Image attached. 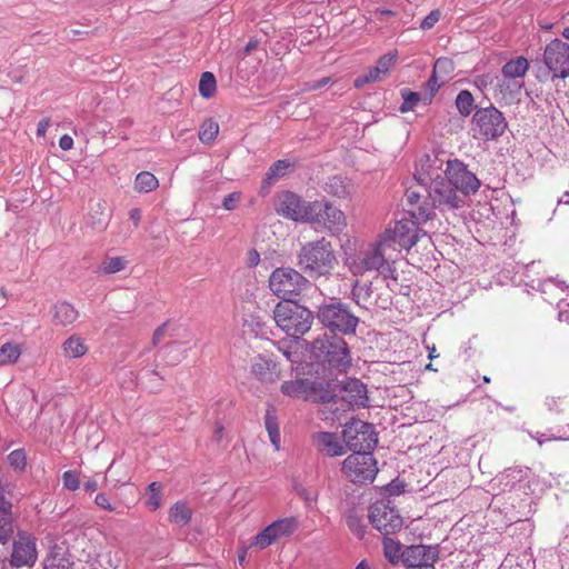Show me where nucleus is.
<instances>
[{
	"instance_id": "nucleus-14",
	"label": "nucleus",
	"mask_w": 569,
	"mask_h": 569,
	"mask_svg": "<svg viewBox=\"0 0 569 569\" xmlns=\"http://www.w3.org/2000/svg\"><path fill=\"white\" fill-rule=\"evenodd\" d=\"M38 560L36 537L27 530H18L12 541L9 563L12 568H32Z\"/></svg>"
},
{
	"instance_id": "nucleus-20",
	"label": "nucleus",
	"mask_w": 569,
	"mask_h": 569,
	"mask_svg": "<svg viewBox=\"0 0 569 569\" xmlns=\"http://www.w3.org/2000/svg\"><path fill=\"white\" fill-rule=\"evenodd\" d=\"M438 559L439 551L433 546L415 545L403 551V565L408 569H436Z\"/></svg>"
},
{
	"instance_id": "nucleus-16",
	"label": "nucleus",
	"mask_w": 569,
	"mask_h": 569,
	"mask_svg": "<svg viewBox=\"0 0 569 569\" xmlns=\"http://www.w3.org/2000/svg\"><path fill=\"white\" fill-rule=\"evenodd\" d=\"M446 177L463 198L476 193L480 188V181L476 174L469 171L467 166L458 159L447 162Z\"/></svg>"
},
{
	"instance_id": "nucleus-46",
	"label": "nucleus",
	"mask_w": 569,
	"mask_h": 569,
	"mask_svg": "<svg viewBox=\"0 0 569 569\" xmlns=\"http://www.w3.org/2000/svg\"><path fill=\"white\" fill-rule=\"evenodd\" d=\"M12 493V486L10 483L0 482V515L12 516V503L6 498V495Z\"/></svg>"
},
{
	"instance_id": "nucleus-8",
	"label": "nucleus",
	"mask_w": 569,
	"mask_h": 569,
	"mask_svg": "<svg viewBox=\"0 0 569 569\" xmlns=\"http://www.w3.org/2000/svg\"><path fill=\"white\" fill-rule=\"evenodd\" d=\"M341 471L353 483L372 482L378 473L377 460L371 451H356L342 461Z\"/></svg>"
},
{
	"instance_id": "nucleus-44",
	"label": "nucleus",
	"mask_w": 569,
	"mask_h": 569,
	"mask_svg": "<svg viewBox=\"0 0 569 569\" xmlns=\"http://www.w3.org/2000/svg\"><path fill=\"white\" fill-rule=\"evenodd\" d=\"M127 266V260L123 257H108L101 263V271L106 274L117 273L123 270Z\"/></svg>"
},
{
	"instance_id": "nucleus-22",
	"label": "nucleus",
	"mask_w": 569,
	"mask_h": 569,
	"mask_svg": "<svg viewBox=\"0 0 569 569\" xmlns=\"http://www.w3.org/2000/svg\"><path fill=\"white\" fill-rule=\"evenodd\" d=\"M341 398L351 407L365 408L369 402L367 386L359 379H348L343 383Z\"/></svg>"
},
{
	"instance_id": "nucleus-64",
	"label": "nucleus",
	"mask_w": 569,
	"mask_h": 569,
	"mask_svg": "<svg viewBox=\"0 0 569 569\" xmlns=\"http://www.w3.org/2000/svg\"><path fill=\"white\" fill-rule=\"evenodd\" d=\"M149 493L161 495V485L158 482H151L148 487Z\"/></svg>"
},
{
	"instance_id": "nucleus-7",
	"label": "nucleus",
	"mask_w": 569,
	"mask_h": 569,
	"mask_svg": "<svg viewBox=\"0 0 569 569\" xmlns=\"http://www.w3.org/2000/svg\"><path fill=\"white\" fill-rule=\"evenodd\" d=\"M307 282L308 280L300 272L289 267L277 268L269 277L270 290L284 301L299 296Z\"/></svg>"
},
{
	"instance_id": "nucleus-38",
	"label": "nucleus",
	"mask_w": 569,
	"mask_h": 569,
	"mask_svg": "<svg viewBox=\"0 0 569 569\" xmlns=\"http://www.w3.org/2000/svg\"><path fill=\"white\" fill-rule=\"evenodd\" d=\"M217 90V81L213 73L206 71L201 74L199 81V93L202 98L209 99L213 97Z\"/></svg>"
},
{
	"instance_id": "nucleus-24",
	"label": "nucleus",
	"mask_w": 569,
	"mask_h": 569,
	"mask_svg": "<svg viewBox=\"0 0 569 569\" xmlns=\"http://www.w3.org/2000/svg\"><path fill=\"white\" fill-rule=\"evenodd\" d=\"M251 373L263 383H273L278 381L281 376L278 365L262 356L253 358Z\"/></svg>"
},
{
	"instance_id": "nucleus-36",
	"label": "nucleus",
	"mask_w": 569,
	"mask_h": 569,
	"mask_svg": "<svg viewBox=\"0 0 569 569\" xmlns=\"http://www.w3.org/2000/svg\"><path fill=\"white\" fill-rule=\"evenodd\" d=\"M191 509L184 502L174 503L169 510V520L177 525H187L191 519Z\"/></svg>"
},
{
	"instance_id": "nucleus-52",
	"label": "nucleus",
	"mask_w": 569,
	"mask_h": 569,
	"mask_svg": "<svg viewBox=\"0 0 569 569\" xmlns=\"http://www.w3.org/2000/svg\"><path fill=\"white\" fill-rule=\"evenodd\" d=\"M170 327H171V323L169 321H166L153 331V335H152V345L153 346L159 345L163 340V338L167 336Z\"/></svg>"
},
{
	"instance_id": "nucleus-28",
	"label": "nucleus",
	"mask_w": 569,
	"mask_h": 569,
	"mask_svg": "<svg viewBox=\"0 0 569 569\" xmlns=\"http://www.w3.org/2000/svg\"><path fill=\"white\" fill-rule=\"evenodd\" d=\"M52 317L56 326L67 327L78 319L79 312L71 303L62 301L54 305Z\"/></svg>"
},
{
	"instance_id": "nucleus-57",
	"label": "nucleus",
	"mask_w": 569,
	"mask_h": 569,
	"mask_svg": "<svg viewBox=\"0 0 569 569\" xmlns=\"http://www.w3.org/2000/svg\"><path fill=\"white\" fill-rule=\"evenodd\" d=\"M146 505L150 510H157L161 506V495L149 493Z\"/></svg>"
},
{
	"instance_id": "nucleus-9",
	"label": "nucleus",
	"mask_w": 569,
	"mask_h": 569,
	"mask_svg": "<svg viewBox=\"0 0 569 569\" xmlns=\"http://www.w3.org/2000/svg\"><path fill=\"white\" fill-rule=\"evenodd\" d=\"M309 216V223L320 224L331 234L341 233L348 224L345 212L327 200L312 201Z\"/></svg>"
},
{
	"instance_id": "nucleus-48",
	"label": "nucleus",
	"mask_w": 569,
	"mask_h": 569,
	"mask_svg": "<svg viewBox=\"0 0 569 569\" xmlns=\"http://www.w3.org/2000/svg\"><path fill=\"white\" fill-rule=\"evenodd\" d=\"M401 94L403 98V102L400 107L401 112H407V111L412 110L420 100V96L417 92L403 90Z\"/></svg>"
},
{
	"instance_id": "nucleus-18",
	"label": "nucleus",
	"mask_w": 569,
	"mask_h": 569,
	"mask_svg": "<svg viewBox=\"0 0 569 569\" xmlns=\"http://www.w3.org/2000/svg\"><path fill=\"white\" fill-rule=\"evenodd\" d=\"M543 62L555 78L569 77V43L553 39L543 51Z\"/></svg>"
},
{
	"instance_id": "nucleus-40",
	"label": "nucleus",
	"mask_w": 569,
	"mask_h": 569,
	"mask_svg": "<svg viewBox=\"0 0 569 569\" xmlns=\"http://www.w3.org/2000/svg\"><path fill=\"white\" fill-rule=\"evenodd\" d=\"M219 133V124L212 119L202 122L199 129V140L203 143L212 142Z\"/></svg>"
},
{
	"instance_id": "nucleus-13",
	"label": "nucleus",
	"mask_w": 569,
	"mask_h": 569,
	"mask_svg": "<svg viewBox=\"0 0 569 569\" xmlns=\"http://www.w3.org/2000/svg\"><path fill=\"white\" fill-rule=\"evenodd\" d=\"M369 521L385 536L397 533L403 526L400 512L386 500L376 501L370 506Z\"/></svg>"
},
{
	"instance_id": "nucleus-54",
	"label": "nucleus",
	"mask_w": 569,
	"mask_h": 569,
	"mask_svg": "<svg viewBox=\"0 0 569 569\" xmlns=\"http://www.w3.org/2000/svg\"><path fill=\"white\" fill-rule=\"evenodd\" d=\"M94 503L107 511H114V507L111 505L108 496L103 492H100L94 498Z\"/></svg>"
},
{
	"instance_id": "nucleus-42",
	"label": "nucleus",
	"mask_w": 569,
	"mask_h": 569,
	"mask_svg": "<svg viewBox=\"0 0 569 569\" xmlns=\"http://www.w3.org/2000/svg\"><path fill=\"white\" fill-rule=\"evenodd\" d=\"M497 83V76L488 72L476 76L473 79V84L482 92V93H491L493 96L495 84Z\"/></svg>"
},
{
	"instance_id": "nucleus-3",
	"label": "nucleus",
	"mask_w": 569,
	"mask_h": 569,
	"mask_svg": "<svg viewBox=\"0 0 569 569\" xmlns=\"http://www.w3.org/2000/svg\"><path fill=\"white\" fill-rule=\"evenodd\" d=\"M311 355L321 363L338 372H347L351 367V355L345 339L325 333L311 345Z\"/></svg>"
},
{
	"instance_id": "nucleus-34",
	"label": "nucleus",
	"mask_w": 569,
	"mask_h": 569,
	"mask_svg": "<svg viewBox=\"0 0 569 569\" xmlns=\"http://www.w3.org/2000/svg\"><path fill=\"white\" fill-rule=\"evenodd\" d=\"M21 347L16 342H6L0 347V366L16 363L21 356Z\"/></svg>"
},
{
	"instance_id": "nucleus-25",
	"label": "nucleus",
	"mask_w": 569,
	"mask_h": 569,
	"mask_svg": "<svg viewBox=\"0 0 569 569\" xmlns=\"http://www.w3.org/2000/svg\"><path fill=\"white\" fill-rule=\"evenodd\" d=\"M281 392L284 396L295 399H311L317 391V385L309 379H297L284 381L280 387Z\"/></svg>"
},
{
	"instance_id": "nucleus-55",
	"label": "nucleus",
	"mask_w": 569,
	"mask_h": 569,
	"mask_svg": "<svg viewBox=\"0 0 569 569\" xmlns=\"http://www.w3.org/2000/svg\"><path fill=\"white\" fill-rule=\"evenodd\" d=\"M244 263L248 268H254L260 263V253L256 249H250L246 253Z\"/></svg>"
},
{
	"instance_id": "nucleus-29",
	"label": "nucleus",
	"mask_w": 569,
	"mask_h": 569,
	"mask_svg": "<svg viewBox=\"0 0 569 569\" xmlns=\"http://www.w3.org/2000/svg\"><path fill=\"white\" fill-rule=\"evenodd\" d=\"M326 191L332 197L346 199L352 193L353 186L348 178L333 176L326 183Z\"/></svg>"
},
{
	"instance_id": "nucleus-59",
	"label": "nucleus",
	"mask_w": 569,
	"mask_h": 569,
	"mask_svg": "<svg viewBox=\"0 0 569 569\" xmlns=\"http://www.w3.org/2000/svg\"><path fill=\"white\" fill-rule=\"evenodd\" d=\"M59 147L64 151L72 149L73 148L72 137H70L69 134H63L59 139Z\"/></svg>"
},
{
	"instance_id": "nucleus-51",
	"label": "nucleus",
	"mask_w": 569,
	"mask_h": 569,
	"mask_svg": "<svg viewBox=\"0 0 569 569\" xmlns=\"http://www.w3.org/2000/svg\"><path fill=\"white\" fill-rule=\"evenodd\" d=\"M347 523L349 529L359 538L365 536V526L361 523V520L356 516H350L347 519Z\"/></svg>"
},
{
	"instance_id": "nucleus-32",
	"label": "nucleus",
	"mask_w": 569,
	"mask_h": 569,
	"mask_svg": "<svg viewBox=\"0 0 569 569\" xmlns=\"http://www.w3.org/2000/svg\"><path fill=\"white\" fill-rule=\"evenodd\" d=\"M62 350L67 358L77 359L84 356L89 348L81 337L71 336L63 342Z\"/></svg>"
},
{
	"instance_id": "nucleus-10",
	"label": "nucleus",
	"mask_w": 569,
	"mask_h": 569,
	"mask_svg": "<svg viewBox=\"0 0 569 569\" xmlns=\"http://www.w3.org/2000/svg\"><path fill=\"white\" fill-rule=\"evenodd\" d=\"M342 437L346 446L353 452L371 451L378 442L373 426L360 419L347 422L342 429Z\"/></svg>"
},
{
	"instance_id": "nucleus-49",
	"label": "nucleus",
	"mask_w": 569,
	"mask_h": 569,
	"mask_svg": "<svg viewBox=\"0 0 569 569\" xmlns=\"http://www.w3.org/2000/svg\"><path fill=\"white\" fill-rule=\"evenodd\" d=\"M63 487L70 491H76L80 487L79 475L74 470H67L62 475Z\"/></svg>"
},
{
	"instance_id": "nucleus-61",
	"label": "nucleus",
	"mask_w": 569,
	"mask_h": 569,
	"mask_svg": "<svg viewBox=\"0 0 569 569\" xmlns=\"http://www.w3.org/2000/svg\"><path fill=\"white\" fill-rule=\"evenodd\" d=\"M223 433H224V428H223L222 423L217 422L214 425V429H213V433H212L213 441H216L217 443H220V441L223 438Z\"/></svg>"
},
{
	"instance_id": "nucleus-31",
	"label": "nucleus",
	"mask_w": 569,
	"mask_h": 569,
	"mask_svg": "<svg viewBox=\"0 0 569 569\" xmlns=\"http://www.w3.org/2000/svg\"><path fill=\"white\" fill-rule=\"evenodd\" d=\"M529 69V61L525 57L511 59L501 69L502 76L509 77L516 81L526 76Z\"/></svg>"
},
{
	"instance_id": "nucleus-60",
	"label": "nucleus",
	"mask_w": 569,
	"mask_h": 569,
	"mask_svg": "<svg viewBox=\"0 0 569 569\" xmlns=\"http://www.w3.org/2000/svg\"><path fill=\"white\" fill-rule=\"evenodd\" d=\"M50 127V119L43 118L39 121L38 128H37V136L38 137H44L47 129Z\"/></svg>"
},
{
	"instance_id": "nucleus-45",
	"label": "nucleus",
	"mask_w": 569,
	"mask_h": 569,
	"mask_svg": "<svg viewBox=\"0 0 569 569\" xmlns=\"http://www.w3.org/2000/svg\"><path fill=\"white\" fill-rule=\"evenodd\" d=\"M12 516L0 515V543L7 545L13 535Z\"/></svg>"
},
{
	"instance_id": "nucleus-23",
	"label": "nucleus",
	"mask_w": 569,
	"mask_h": 569,
	"mask_svg": "<svg viewBox=\"0 0 569 569\" xmlns=\"http://www.w3.org/2000/svg\"><path fill=\"white\" fill-rule=\"evenodd\" d=\"M312 442L317 450L328 457H339L346 453L345 445L332 432H316Z\"/></svg>"
},
{
	"instance_id": "nucleus-2",
	"label": "nucleus",
	"mask_w": 569,
	"mask_h": 569,
	"mask_svg": "<svg viewBox=\"0 0 569 569\" xmlns=\"http://www.w3.org/2000/svg\"><path fill=\"white\" fill-rule=\"evenodd\" d=\"M297 259L300 269L312 279L328 278L339 264L335 246L326 237L302 244Z\"/></svg>"
},
{
	"instance_id": "nucleus-4",
	"label": "nucleus",
	"mask_w": 569,
	"mask_h": 569,
	"mask_svg": "<svg viewBox=\"0 0 569 569\" xmlns=\"http://www.w3.org/2000/svg\"><path fill=\"white\" fill-rule=\"evenodd\" d=\"M273 319L277 326L293 338H300L306 335L312 327V312L291 301H280L273 309Z\"/></svg>"
},
{
	"instance_id": "nucleus-21",
	"label": "nucleus",
	"mask_w": 569,
	"mask_h": 569,
	"mask_svg": "<svg viewBox=\"0 0 569 569\" xmlns=\"http://www.w3.org/2000/svg\"><path fill=\"white\" fill-rule=\"evenodd\" d=\"M397 58V50L390 51L380 57L379 60L377 61V64L373 68L369 69V71L366 74L360 76L355 80V87L361 88L366 83L382 80L385 77L389 74L390 70L395 67Z\"/></svg>"
},
{
	"instance_id": "nucleus-19",
	"label": "nucleus",
	"mask_w": 569,
	"mask_h": 569,
	"mask_svg": "<svg viewBox=\"0 0 569 569\" xmlns=\"http://www.w3.org/2000/svg\"><path fill=\"white\" fill-rule=\"evenodd\" d=\"M419 231L420 229L415 221L401 220L397 221L392 229H387L378 238L386 240V249L390 248L391 243H397L409 250L418 242Z\"/></svg>"
},
{
	"instance_id": "nucleus-11",
	"label": "nucleus",
	"mask_w": 569,
	"mask_h": 569,
	"mask_svg": "<svg viewBox=\"0 0 569 569\" xmlns=\"http://www.w3.org/2000/svg\"><path fill=\"white\" fill-rule=\"evenodd\" d=\"M318 316L322 323L328 328L337 330L343 335L355 333L359 323V318L341 302L321 307Z\"/></svg>"
},
{
	"instance_id": "nucleus-27",
	"label": "nucleus",
	"mask_w": 569,
	"mask_h": 569,
	"mask_svg": "<svg viewBox=\"0 0 569 569\" xmlns=\"http://www.w3.org/2000/svg\"><path fill=\"white\" fill-rule=\"evenodd\" d=\"M372 295V281L363 282L361 278L355 279L351 286V299L357 306L368 308L371 305Z\"/></svg>"
},
{
	"instance_id": "nucleus-41",
	"label": "nucleus",
	"mask_w": 569,
	"mask_h": 569,
	"mask_svg": "<svg viewBox=\"0 0 569 569\" xmlns=\"http://www.w3.org/2000/svg\"><path fill=\"white\" fill-rule=\"evenodd\" d=\"M290 163L287 160L276 161L267 171L263 179L264 184H271L277 181L280 177L284 176L289 169Z\"/></svg>"
},
{
	"instance_id": "nucleus-39",
	"label": "nucleus",
	"mask_w": 569,
	"mask_h": 569,
	"mask_svg": "<svg viewBox=\"0 0 569 569\" xmlns=\"http://www.w3.org/2000/svg\"><path fill=\"white\" fill-rule=\"evenodd\" d=\"M383 553L385 557L392 565L398 563L401 557L403 558L401 545L398 541L393 540L392 538L388 537L383 539Z\"/></svg>"
},
{
	"instance_id": "nucleus-50",
	"label": "nucleus",
	"mask_w": 569,
	"mask_h": 569,
	"mask_svg": "<svg viewBox=\"0 0 569 569\" xmlns=\"http://www.w3.org/2000/svg\"><path fill=\"white\" fill-rule=\"evenodd\" d=\"M240 200H241V192H239V191L231 192L223 198L222 207L228 211H232L237 208Z\"/></svg>"
},
{
	"instance_id": "nucleus-33",
	"label": "nucleus",
	"mask_w": 569,
	"mask_h": 569,
	"mask_svg": "<svg viewBox=\"0 0 569 569\" xmlns=\"http://www.w3.org/2000/svg\"><path fill=\"white\" fill-rule=\"evenodd\" d=\"M159 187L157 177L149 171H141L134 179V190L138 192L148 193Z\"/></svg>"
},
{
	"instance_id": "nucleus-53",
	"label": "nucleus",
	"mask_w": 569,
	"mask_h": 569,
	"mask_svg": "<svg viewBox=\"0 0 569 569\" xmlns=\"http://www.w3.org/2000/svg\"><path fill=\"white\" fill-rule=\"evenodd\" d=\"M440 19V11L432 10L420 23L422 30L431 29Z\"/></svg>"
},
{
	"instance_id": "nucleus-15",
	"label": "nucleus",
	"mask_w": 569,
	"mask_h": 569,
	"mask_svg": "<svg viewBox=\"0 0 569 569\" xmlns=\"http://www.w3.org/2000/svg\"><path fill=\"white\" fill-rule=\"evenodd\" d=\"M428 200H430L431 210L433 208L441 210L457 209L465 204L463 197L457 192L447 179L441 177H437L436 179L430 178Z\"/></svg>"
},
{
	"instance_id": "nucleus-62",
	"label": "nucleus",
	"mask_w": 569,
	"mask_h": 569,
	"mask_svg": "<svg viewBox=\"0 0 569 569\" xmlns=\"http://www.w3.org/2000/svg\"><path fill=\"white\" fill-rule=\"evenodd\" d=\"M142 212L139 208H133L129 211V218L134 227H138L141 221Z\"/></svg>"
},
{
	"instance_id": "nucleus-37",
	"label": "nucleus",
	"mask_w": 569,
	"mask_h": 569,
	"mask_svg": "<svg viewBox=\"0 0 569 569\" xmlns=\"http://www.w3.org/2000/svg\"><path fill=\"white\" fill-rule=\"evenodd\" d=\"M264 426L268 431L269 439H270L272 446L274 447V450L278 451L280 449V442H281L280 431H279L277 417L274 415H272L270 411H268L264 417Z\"/></svg>"
},
{
	"instance_id": "nucleus-63",
	"label": "nucleus",
	"mask_w": 569,
	"mask_h": 569,
	"mask_svg": "<svg viewBox=\"0 0 569 569\" xmlns=\"http://www.w3.org/2000/svg\"><path fill=\"white\" fill-rule=\"evenodd\" d=\"M83 488L86 491L88 492H93L97 490L98 488V482L94 480V479H88L84 485H83Z\"/></svg>"
},
{
	"instance_id": "nucleus-43",
	"label": "nucleus",
	"mask_w": 569,
	"mask_h": 569,
	"mask_svg": "<svg viewBox=\"0 0 569 569\" xmlns=\"http://www.w3.org/2000/svg\"><path fill=\"white\" fill-rule=\"evenodd\" d=\"M473 97L468 90H462L456 98V106L459 113L463 117H468L473 109Z\"/></svg>"
},
{
	"instance_id": "nucleus-26",
	"label": "nucleus",
	"mask_w": 569,
	"mask_h": 569,
	"mask_svg": "<svg viewBox=\"0 0 569 569\" xmlns=\"http://www.w3.org/2000/svg\"><path fill=\"white\" fill-rule=\"evenodd\" d=\"M109 221L110 213L107 202L104 200L91 201L87 217V226L94 231H103L107 229Z\"/></svg>"
},
{
	"instance_id": "nucleus-6",
	"label": "nucleus",
	"mask_w": 569,
	"mask_h": 569,
	"mask_svg": "<svg viewBox=\"0 0 569 569\" xmlns=\"http://www.w3.org/2000/svg\"><path fill=\"white\" fill-rule=\"evenodd\" d=\"M507 127L503 113L493 106L477 109L471 119L472 137L480 140H496Z\"/></svg>"
},
{
	"instance_id": "nucleus-35",
	"label": "nucleus",
	"mask_w": 569,
	"mask_h": 569,
	"mask_svg": "<svg viewBox=\"0 0 569 569\" xmlns=\"http://www.w3.org/2000/svg\"><path fill=\"white\" fill-rule=\"evenodd\" d=\"M455 62L450 58H438L433 64L432 72L439 77L441 81H449L453 77Z\"/></svg>"
},
{
	"instance_id": "nucleus-56",
	"label": "nucleus",
	"mask_w": 569,
	"mask_h": 569,
	"mask_svg": "<svg viewBox=\"0 0 569 569\" xmlns=\"http://www.w3.org/2000/svg\"><path fill=\"white\" fill-rule=\"evenodd\" d=\"M331 79L329 77L321 78L320 80L313 81V82H307L303 86V91H315L318 90L325 86H327Z\"/></svg>"
},
{
	"instance_id": "nucleus-47",
	"label": "nucleus",
	"mask_w": 569,
	"mask_h": 569,
	"mask_svg": "<svg viewBox=\"0 0 569 569\" xmlns=\"http://www.w3.org/2000/svg\"><path fill=\"white\" fill-rule=\"evenodd\" d=\"M10 466L18 471H22L27 467V456L22 449L13 450L8 456Z\"/></svg>"
},
{
	"instance_id": "nucleus-1",
	"label": "nucleus",
	"mask_w": 569,
	"mask_h": 569,
	"mask_svg": "<svg viewBox=\"0 0 569 569\" xmlns=\"http://www.w3.org/2000/svg\"><path fill=\"white\" fill-rule=\"evenodd\" d=\"M386 240L377 238L362 244L355 253L345 259V266L355 278L368 273H381L385 279L397 280L396 268L390 266L386 257Z\"/></svg>"
},
{
	"instance_id": "nucleus-30",
	"label": "nucleus",
	"mask_w": 569,
	"mask_h": 569,
	"mask_svg": "<svg viewBox=\"0 0 569 569\" xmlns=\"http://www.w3.org/2000/svg\"><path fill=\"white\" fill-rule=\"evenodd\" d=\"M521 89V83L509 77L497 76V83L495 84L493 98L497 101L506 100L507 98L518 93Z\"/></svg>"
},
{
	"instance_id": "nucleus-12",
	"label": "nucleus",
	"mask_w": 569,
	"mask_h": 569,
	"mask_svg": "<svg viewBox=\"0 0 569 569\" xmlns=\"http://www.w3.org/2000/svg\"><path fill=\"white\" fill-rule=\"evenodd\" d=\"M298 520L295 517L278 519L259 531L249 542L248 548L261 551L277 542L281 538L291 536L298 529Z\"/></svg>"
},
{
	"instance_id": "nucleus-58",
	"label": "nucleus",
	"mask_w": 569,
	"mask_h": 569,
	"mask_svg": "<svg viewBox=\"0 0 569 569\" xmlns=\"http://www.w3.org/2000/svg\"><path fill=\"white\" fill-rule=\"evenodd\" d=\"M443 83L446 82L441 81L439 77L432 72L431 77L428 80V88L430 90L431 96H433Z\"/></svg>"
},
{
	"instance_id": "nucleus-17",
	"label": "nucleus",
	"mask_w": 569,
	"mask_h": 569,
	"mask_svg": "<svg viewBox=\"0 0 569 569\" xmlns=\"http://www.w3.org/2000/svg\"><path fill=\"white\" fill-rule=\"evenodd\" d=\"M311 202L305 201L292 191H282L277 197L274 210L286 219L297 222H308Z\"/></svg>"
},
{
	"instance_id": "nucleus-5",
	"label": "nucleus",
	"mask_w": 569,
	"mask_h": 569,
	"mask_svg": "<svg viewBox=\"0 0 569 569\" xmlns=\"http://www.w3.org/2000/svg\"><path fill=\"white\" fill-rule=\"evenodd\" d=\"M430 161L429 156H425V159H421L422 168L425 164H428ZM416 181L415 184H411L406 190V202L408 206V213L417 220V222H425L432 218L433 211L431 210L430 203L427 201L428 199V186L430 180V174L428 171H417L413 176Z\"/></svg>"
}]
</instances>
